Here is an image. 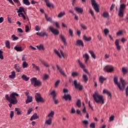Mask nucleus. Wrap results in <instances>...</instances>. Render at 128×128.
<instances>
[{
  "mask_svg": "<svg viewBox=\"0 0 128 128\" xmlns=\"http://www.w3.org/2000/svg\"><path fill=\"white\" fill-rule=\"evenodd\" d=\"M16 96H18V94L16 92L11 93L10 96L8 94H6L5 96L6 100H7L10 102V104H8V106L10 108H12V104L16 105L18 102Z\"/></svg>",
  "mask_w": 128,
  "mask_h": 128,
  "instance_id": "f257e3e1",
  "label": "nucleus"
},
{
  "mask_svg": "<svg viewBox=\"0 0 128 128\" xmlns=\"http://www.w3.org/2000/svg\"><path fill=\"white\" fill-rule=\"evenodd\" d=\"M93 98L94 101H95L96 104H104V97L102 96V95H100L99 93H98V92H95L93 94Z\"/></svg>",
  "mask_w": 128,
  "mask_h": 128,
  "instance_id": "f03ea898",
  "label": "nucleus"
},
{
  "mask_svg": "<svg viewBox=\"0 0 128 128\" xmlns=\"http://www.w3.org/2000/svg\"><path fill=\"white\" fill-rule=\"evenodd\" d=\"M31 84L34 87L40 86L42 85V82L39 80H37L36 78H30Z\"/></svg>",
  "mask_w": 128,
  "mask_h": 128,
  "instance_id": "7ed1b4c3",
  "label": "nucleus"
},
{
  "mask_svg": "<svg viewBox=\"0 0 128 128\" xmlns=\"http://www.w3.org/2000/svg\"><path fill=\"white\" fill-rule=\"evenodd\" d=\"M120 83H119L118 84H116V86H118L119 90L121 91H124L125 90L126 83L125 82L124 80L122 79V78H120Z\"/></svg>",
  "mask_w": 128,
  "mask_h": 128,
  "instance_id": "20e7f679",
  "label": "nucleus"
},
{
  "mask_svg": "<svg viewBox=\"0 0 128 128\" xmlns=\"http://www.w3.org/2000/svg\"><path fill=\"white\" fill-rule=\"evenodd\" d=\"M35 100L37 103L39 102H44V98L42 97L41 94L39 93H36L35 95Z\"/></svg>",
  "mask_w": 128,
  "mask_h": 128,
  "instance_id": "39448f33",
  "label": "nucleus"
},
{
  "mask_svg": "<svg viewBox=\"0 0 128 128\" xmlns=\"http://www.w3.org/2000/svg\"><path fill=\"white\" fill-rule=\"evenodd\" d=\"M126 6L124 4H121L120 6V9H119V12L118 13V16L119 17H124V12Z\"/></svg>",
  "mask_w": 128,
  "mask_h": 128,
  "instance_id": "423d86ee",
  "label": "nucleus"
},
{
  "mask_svg": "<svg viewBox=\"0 0 128 128\" xmlns=\"http://www.w3.org/2000/svg\"><path fill=\"white\" fill-rule=\"evenodd\" d=\"M74 84L76 89H79L80 91H82L84 88V86L81 84V83H78L77 80H75L74 81Z\"/></svg>",
  "mask_w": 128,
  "mask_h": 128,
  "instance_id": "0eeeda50",
  "label": "nucleus"
},
{
  "mask_svg": "<svg viewBox=\"0 0 128 128\" xmlns=\"http://www.w3.org/2000/svg\"><path fill=\"white\" fill-rule=\"evenodd\" d=\"M92 6L97 12H100L99 6L98 5L95 0H91Z\"/></svg>",
  "mask_w": 128,
  "mask_h": 128,
  "instance_id": "6e6552de",
  "label": "nucleus"
},
{
  "mask_svg": "<svg viewBox=\"0 0 128 128\" xmlns=\"http://www.w3.org/2000/svg\"><path fill=\"white\" fill-rule=\"evenodd\" d=\"M105 72H112L114 71V68L111 65H107L104 68Z\"/></svg>",
  "mask_w": 128,
  "mask_h": 128,
  "instance_id": "1a4fd4ad",
  "label": "nucleus"
},
{
  "mask_svg": "<svg viewBox=\"0 0 128 128\" xmlns=\"http://www.w3.org/2000/svg\"><path fill=\"white\" fill-rule=\"evenodd\" d=\"M49 30L55 36L58 35L60 34V32L58 30L54 28L53 27H49Z\"/></svg>",
  "mask_w": 128,
  "mask_h": 128,
  "instance_id": "9d476101",
  "label": "nucleus"
},
{
  "mask_svg": "<svg viewBox=\"0 0 128 128\" xmlns=\"http://www.w3.org/2000/svg\"><path fill=\"white\" fill-rule=\"evenodd\" d=\"M50 94L51 96H52V99H53L54 102V104H58V100H56V94L55 92V91L54 90L52 92H51L50 93Z\"/></svg>",
  "mask_w": 128,
  "mask_h": 128,
  "instance_id": "9b49d317",
  "label": "nucleus"
},
{
  "mask_svg": "<svg viewBox=\"0 0 128 128\" xmlns=\"http://www.w3.org/2000/svg\"><path fill=\"white\" fill-rule=\"evenodd\" d=\"M76 46H82V47H84V44L83 41H82V40H78L76 42Z\"/></svg>",
  "mask_w": 128,
  "mask_h": 128,
  "instance_id": "f8f14e48",
  "label": "nucleus"
},
{
  "mask_svg": "<svg viewBox=\"0 0 128 128\" xmlns=\"http://www.w3.org/2000/svg\"><path fill=\"white\" fill-rule=\"evenodd\" d=\"M62 98H64V99L65 100H70L71 99H72V97H71L70 94H67L66 95V94H64V96H62Z\"/></svg>",
  "mask_w": 128,
  "mask_h": 128,
  "instance_id": "ddd939ff",
  "label": "nucleus"
},
{
  "mask_svg": "<svg viewBox=\"0 0 128 128\" xmlns=\"http://www.w3.org/2000/svg\"><path fill=\"white\" fill-rule=\"evenodd\" d=\"M120 40H116V42H115V44L116 48V49L118 50H120Z\"/></svg>",
  "mask_w": 128,
  "mask_h": 128,
  "instance_id": "4468645a",
  "label": "nucleus"
},
{
  "mask_svg": "<svg viewBox=\"0 0 128 128\" xmlns=\"http://www.w3.org/2000/svg\"><path fill=\"white\" fill-rule=\"evenodd\" d=\"M38 116L37 115L36 113H34V114L32 115V116H31V118H30V120L32 121L34 120H35L38 119Z\"/></svg>",
  "mask_w": 128,
  "mask_h": 128,
  "instance_id": "2eb2a0df",
  "label": "nucleus"
},
{
  "mask_svg": "<svg viewBox=\"0 0 128 128\" xmlns=\"http://www.w3.org/2000/svg\"><path fill=\"white\" fill-rule=\"evenodd\" d=\"M82 57H83V58H85L84 62L86 64L88 63V61L89 60V56H88V54L87 53L85 54L82 56Z\"/></svg>",
  "mask_w": 128,
  "mask_h": 128,
  "instance_id": "dca6fc26",
  "label": "nucleus"
},
{
  "mask_svg": "<svg viewBox=\"0 0 128 128\" xmlns=\"http://www.w3.org/2000/svg\"><path fill=\"white\" fill-rule=\"evenodd\" d=\"M26 104H28L32 102V96H28L26 97Z\"/></svg>",
  "mask_w": 128,
  "mask_h": 128,
  "instance_id": "f3484780",
  "label": "nucleus"
},
{
  "mask_svg": "<svg viewBox=\"0 0 128 128\" xmlns=\"http://www.w3.org/2000/svg\"><path fill=\"white\" fill-rule=\"evenodd\" d=\"M14 68H15V70H16L17 72H20V70H21L20 66L18 64H16L14 65Z\"/></svg>",
  "mask_w": 128,
  "mask_h": 128,
  "instance_id": "a211bd4d",
  "label": "nucleus"
},
{
  "mask_svg": "<svg viewBox=\"0 0 128 128\" xmlns=\"http://www.w3.org/2000/svg\"><path fill=\"white\" fill-rule=\"evenodd\" d=\"M60 38H61L62 42H64V45H66V42L65 37H64V36L62 34H60Z\"/></svg>",
  "mask_w": 128,
  "mask_h": 128,
  "instance_id": "6ab92c4d",
  "label": "nucleus"
},
{
  "mask_svg": "<svg viewBox=\"0 0 128 128\" xmlns=\"http://www.w3.org/2000/svg\"><path fill=\"white\" fill-rule=\"evenodd\" d=\"M103 94H106L108 96L111 97L112 94L110 92H109L108 90H106V89H104L103 90Z\"/></svg>",
  "mask_w": 128,
  "mask_h": 128,
  "instance_id": "aec40b11",
  "label": "nucleus"
},
{
  "mask_svg": "<svg viewBox=\"0 0 128 128\" xmlns=\"http://www.w3.org/2000/svg\"><path fill=\"white\" fill-rule=\"evenodd\" d=\"M44 2L46 3V6L47 7L50 8V7H54L53 4H50V2H48V0H44Z\"/></svg>",
  "mask_w": 128,
  "mask_h": 128,
  "instance_id": "412c9836",
  "label": "nucleus"
},
{
  "mask_svg": "<svg viewBox=\"0 0 128 128\" xmlns=\"http://www.w3.org/2000/svg\"><path fill=\"white\" fill-rule=\"evenodd\" d=\"M22 12H24V14H26V12L24 11V8L23 7H20L19 8V9H18V10L17 11V13H22Z\"/></svg>",
  "mask_w": 128,
  "mask_h": 128,
  "instance_id": "4be33fe9",
  "label": "nucleus"
},
{
  "mask_svg": "<svg viewBox=\"0 0 128 128\" xmlns=\"http://www.w3.org/2000/svg\"><path fill=\"white\" fill-rule=\"evenodd\" d=\"M8 77L11 78V79H14V78H16V72L14 71L11 72V74L8 76Z\"/></svg>",
  "mask_w": 128,
  "mask_h": 128,
  "instance_id": "5701e85b",
  "label": "nucleus"
},
{
  "mask_svg": "<svg viewBox=\"0 0 128 128\" xmlns=\"http://www.w3.org/2000/svg\"><path fill=\"white\" fill-rule=\"evenodd\" d=\"M52 124V118H49L48 120L46 121V124L50 126Z\"/></svg>",
  "mask_w": 128,
  "mask_h": 128,
  "instance_id": "b1692460",
  "label": "nucleus"
},
{
  "mask_svg": "<svg viewBox=\"0 0 128 128\" xmlns=\"http://www.w3.org/2000/svg\"><path fill=\"white\" fill-rule=\"evenodd\" d=\"M82 78H83V80H84V82H86V83L88 82V76H86V74H82Z\"/></svg>",
  "mask_w": 128,
  "mask_h": 128,
  "instance_id": "393cba45",
  "label": "nucleus"
},
{
  "mask_svg": "<svg viewBox=\"0 0 128 128\" xmlns=\"http://www.w3.org/2000/svg\"><path fill=\"white\" fill-rule=\"evenodd\" d=\"M106 80V78L102 76H100V82L101 83V84H104V81Z\"/></svg>",
  "mask_w": 128,
  "mask_h": 128,
  "instance_id": "a878e982",
  "label": "nucleus"
},
{
  "mask_svg": "<svg viewBox=\"0 0 128 128\" xmlns=\"http://www.w3.org/2000/svg\"><path fill=\"white\" fill-rule=\"evenodd\" d=\"M78 63H79L80 68L82 69H84L86 68V66L84 64H82V62H80V60H78Z\"/></svg>",
  "mask_w": 128,
  "mask_h": 128,
  "instance_id": "bb28decb",
  "label": "nucleus"
},
{
  "mask_svg": "<svg viewBox=\"0 0 128 128\" xmlns=\"http://www.w3.org/2000/svg\"><path fill=\"white\" fill-rule=\"evenodd\" d=\"M75 10L77 12H79L80 13L82 14V12H83L84 10L83 9H82L80 8H78L76 7L75 8Z\"/></svg>",
  "mask_w": 128,
  "mask_h": 128,
  "instance_id": "cd10ccee",
  "label": "nucleus"
},
{
  "mask_svg": "<svg viewBox=\"0 0 128 128\" xmlns=\"http://www.w3.org/2000/svg\"><path fill=\"white\" fill-rule=\"evenodd\" d=\"M102 16L104 18H109V14L108 12H103Z\"/></svg>",
  "mask_w": 128,
  "mask_h": 128,
  "instance_id": "c85d7f7f",
  "label": "nucleus"
},
{
  "mask_svg": "<svg viewBox=\"0 0 128 128\" xmlns=\"http://www.w3.org/2000/svg\"><path fill=\"white\" fill-rule=\"evenodd\" d=\"M22 78L24 80H25L26 82L30 80V78H27V76L24 74L22 75Z\"/></svg>",
  "mask_w": 128,
  "mask_h": 128,
  "instance_id": "c756f323",
  "label": "nucleus"
},
{
  "mask_svg": "<svg viewBox=\"0 0 128 128\" xmlns=\"http://www.w3.org/2000/svg\"><path fill=\"white\" fill-rule=\"evenodd\" d=\"M14 49L18 51V52H22V48L21 46H15Z\"/></svg>",
  "mask_w": 128,
  "mask_h": 128,
  "instance_id": "7c9ffc66",
  "label": "nucleus"
},
{
  "mask_svg": "<svg viewBox=\"0 0 128 128\" xmlns=\"http://www.w3.org/2000/svg\"><path fill=\"white\" fill-rule=\"evenodd\" d=\"M83 40L86 42H90L92 40V38L88 37V38L86 36H83Z\"/></svg>",
  "mask_w": 128,
  "mask_h": 128,
  "instance_id": "2f4dec72",
  "label": "nucleus"
},
{
  "mask_svg": "<svg viewBox=\"0 0 128 128\" xmlns=\"http://www.w3.org/2000/svg\"><path fill=\"white\" fill-rule=\"evenodd\" d=\"M15 111L17 112V115L20 116L21 114L22 111L20 110V108H15Z\"/></svg>",
  "mask_w": 128,
  "mask_h": 128,
  "instance_id": "473e14b6",
  "label": "nucleus"
},
{
  "mask_svg": "<svg viewBox=\"0 0 128 128\" xmlns=\"http://www.w3.org/2000/svg\"><path fill=\"white\" fill-rule=\"evenodd\" d=\"M76 106H77L78 108L81 107L82 104L80 100H78L77 102H76Z\"/></svg>",
  "mask_w": 128,
  "mask_h": 128,
  "instance_id": "72a5a7b5",
  "label": "nucleus"
},
{
  "mask_svg": "<svg viewBox=\"0 0 128 128\" xmlns=\"http://www.w3.org/2000/svg\"><path fill=\"white\" fill-rule=\"evenodd\" d=\"M23 0V4L26 6H30V2L28 0Z\"/></svg>",
  "mask_w": 128,
  "mask_h": 128,
  "instance_id": "f704fd0d",
  "label": "nucleus"
},
{
  "mask_svg": "<svg viewBox=\"0 0 128 128\" xmlns=\"http://www.w3.org/2000/svg\"><path fill=\"white\" fill-rule=\"evenodd\" d=\"M40 36L41 37L48 36V34H46V32H40Z\"/></svg>",
  "mask_w": 128,
  "mask_h": 128,
  "instance_id": "c9c22d12",
  "label": "nucleus"
},
{
  "mask_svg": "<svg viewBox=\"0 0 128 128\" xmlns=\"http://www.w3.org/2000/svg\"><path fill=\"white\" fill-rule=\"evenodd\" d=\"M89 53L90 54H91V56H92V58H94V59H96V56L94 54V53L93 51L92 50H90L89 51Z\"/></svg>",
  "mask_w": 128,
  "mask_h": 128,
  "instance_id": "e433bc0d",
  "label": "nucleus"
},
{
  "mask_svg": "<svg viewBox=\"0 0 128 128\" xmlns=\"http://www.w3.org/2000/svg\"><path fill=\"white\" fill-rule=\"evenodd\" d=\"M66 15V13L65 12H61L59 14H58V18H62L63 16H65Z\"/></svg>",
  "mask_w": 128,
  "mask_h": 128,
  "instance_id": "4c0bfd02",
  "label": "nucleus"
},
{
  "mask_svg": "<svg viewBox=\"0 0 128 128\" xmlns=\"http://www.w3.org/2000/svg\"><path fill=\"white\" fill-rule=\"evenodd\" d=\"M22 66H23L24 68H26L28 67V64L26 62H23V64H22Z\"/></svg>",
  "mask_w": 128,
  "mask_h": 128,
  "instance_id": "58836bf2",
  "label": "nucleus"
},
{
  "mask_svg": "<svg viewBox=\"0 0 128 128\" xmlns=\"http://www.w3.org/2000/svg\"><path fill=\"white\" fill-rule=\"evenodd\" d=\"M6 48H8L9 49L11 48L10 46V42L9 41H6Z\"/></svg>",
  "mask_w": 128,
  "mask_h": 128,
  "instance_id": "ea45409f",
  "label": "nucleus"
},
{
  "mask_svg": "<svg viewBox=\"0 0 128 128\" xmlns=\"http://www.w3.org/2000/svg\"><path fill=\"white\" fill-rule=\"evenodd\" d=\"M54 115V111H51L50 113L48 114V118H50V117L52 118L53 116Z\"/></svg>",
  "mask_w": 128,
  "mask_h": 128,
  "instance_id": "a19ab883",
  "label": "nucleus"
},
{
  "mask_svg": "<svg viewBox=\"0 0 128 128\" xmlns=\"http://www.w3.org/2000/svg\"><path fill=\"white\" fill-rule=\"evenodd\" d=\"M80 28H82L83 29V30H86L88 28L86 25H84V24H80Z\"/></svg>",
  "mask_w": 128,
  "mask_h": 128,
  "instance_id": "79ce46f5",
  "label": "nucleus"
},
{
  "mask_svg": "<svg viewBox=\"0 0 128 128\" xmlns=\"http://www.w3.org/2000/svg\"><path fill=\"white\" fill-rule=\"evenodd\" d=\"M11 38H12V40H18V38L17 37V36H16L14 35V34H13V35L11 36Z\"/></svg>",
  "mask_w": 128,
  "mask_h": 128,
  "instance_id": "37998d69",
  "label": "nucleus"
},
{
  "mask_svg": "<svg viewBox=\"0 0 128 128\" xmlns=\"http://www.w3.org/2000/svg\"><path fill=\"white\" fill-rule=\"evenodd\" d=\"M42 64H43V65H44V66L50 67V65L48 64V62L44 61H42Z\"/></svg>",
  "mask_w": 128,
  "mask_h": 128,
  "instance_id": "c03bdc74",
  "label": "nucleus"
},
{
  "mask_svg": "<svg viewBox=\"0 0 128 128\" xmlns=\"http://www.w3.org/2000/svg\"><path fill=\"white\" fill-rule=\"evenodd\" d=\"M59 71H60V74H62V76H63L64 77H66V75L65 74V72H64L63 70H60Z\"/></svg>",
  "mask_w": 128,
  "mask_h": 128,
  "instance_id": "a18cd8bd",
  "label": "nucleus"
},
{
  "mask_svg": "<svg viewBox=\"0 0 128 128\" xmlns=\"http://www.w3.org/2000/svg\"><path fill=\"white\" fill-rule=\"evenodd\" d=\"M122 72L124 75L126 74L127 72V70L124 67H122Z\"/></svg>",
  "mask_w": 128,
  "mask_h": 128,
  "instance_id": "49530a36",
  "label": "nucleus"
},
{
  "mask_svg": "<svg viewBox=\"0 0 128 128\" xmlns=\"http://www.w3.org/2000/svg\"><path fill=\"white\" fill-rule=\"evenodd\" d=\"M78 75V73L77 72H72V77L77 76Z\"/></svg>",
  "mask_w": 128,
  "mask_h": 128,
  "instance_id": "de8ad7c7",
  "label": "nucleus"
},
{
  "mask_svg": "<svg viewBox=\"0 0 128 128\" xmlns=\"http://www.w3.org/2000/svg\"><path fill=\"white\" fill-rule=\"evenodd\" d=\"M89 12L90 14H91L92 17H94V18H95L94 14V12L92 10V9L90 8Z\"/></svg>",
  "mask_w": 128,
  "mask_h": 128,
  "instance_id": "09e8293b",
  "label": "nucleus"
},
{
  "mask_svg": "<svg viewBox=\"0 0 128 128\" xmlns=\"http://www.w3.org/2000/svg\"><path fill=\"white\" fill-rule=\"evenodd\" d=\"M32 66L33 68H36V70H40V68L38 66L35 65L34 64H32Z\"/></svg>",
  "mask_w": 128,
  "mask_h": 128,
  "instance_id": "8fccbe9b",
  "label": "nucleus"
},
{
  "mask_svg": "<svg viewBox=\"0 0 128 128\" xmlns=\"http://www.w3.org/2000/svg\"><path fill=\"white\" fill-rule=\"evenodd\" d=\"M60 82V80H58L57 81H56L55 83V88H57Z\"/></svg>",
  "mask_w": 128,
  "mask_h": 128,
  "instance_id": "3c124183",
  "label": "nucleus"
},
{
  "mask_svg": "<svg viewBox=\"0 0 128 128\" xmlns=\"http://www.w3.org/2000/svg\"><path fill=\"white\" fill-rule=\"evenodd\" d=\"M114 83H115V84H120V83H118V78L116 77V76L115 78H114Z\"/></svg>",
  "mask_w": 128,
  "mask_h": 128,
  "instance_id": "603ef678",
  "label": "nucleus"
},
{
  "mask_svg": "<svg viewBox=\"0 0 128 128\" xmlns=\"http://www.w3.org/2000/svg\"><path fill=\"white\" fill-rule=\"evenodd\" d=\"M69 34L71 37H73V30L71 29H69Z\"/></svg>",
  "mask_w": 128,
  "mask_h": 128,
  "instance_id": "864d4df0",
  "label": "nucleus"
},
{
  "mask_svg": "<svg viewBox=\"0 0 128 128\" xmlns=\"http://www.w3.org/2000/svg\"><path fill=\"white\" fill-rule=\"evenodd\" d=\"M25 28H26V32H28L30 31V27L28 25L26 26Z\"/></svg>",
  "mask_w": 128,
  "mask_h": 128,
  "instance_id": "5fc2aeb1",
  "label": "nucleus"
},
{
  "mask_svg": "<svg viewBox=\"0 0 128 128\" xmlns=\"http://www.w3.org/2000/svg\"><path fill=\"white\" fill-rule=\"evenodd\" d=\"M32 110H33L32 108H29L28 110V115H30Z\"/></svg>",
  "mask_w": 128,
  "mask_h": 128,
  "instance_id": "6e6d98bb",
  "label": "nucleus"
},
{
  "mask_svg": "<svg viewBox=\"0 0 128 128\" xmlns=\"http://www.w3.org/2000/svg\"><path fill=\"white\" fill-rule=\"evenodd\" d=\"M48 77H49L48 75L47 74H44V76L43 79H44V80H47V79L48 78Z\"/></svg>",
  "mask_w": 128,
  "mask_h": 128,
  "instance_id": "4d7b16f0",
  "label": "nucleus"
},
{
  "mask_svg": "<svg viewBox=\"0 0 128 128\" xmlns=\"http://www.w3.org/2000/svg\"><path fill=\"white\" fill-rule=\"evenodd\" d=\"M122 34V30H119L118 32H116V36H120Z\"/></svg>",
  "mask_w": 128,
  "mask_h": 128,
  "instance_id": "13d9d810",
  "label": "nucleus"
},
{
  "mask_svg": "<svg viewBox=\"0 0 128 128\" xmlns=\"http://www.w3.org/2000/svg\"><path fill=\"white\" fill-rule=\"evenodd\" d=\"M108 32H109V30H108V29L105 28L104 30V33L105 35H107V34H108Z\"/></svg>",
  "mask_w": 128,
  "mask_h": 128,
  "instance_id": "bf43d9fd",
  "label": "nucleus"
},
{
  "mask_svg": "<svg viewBox=\"0 0 128 128\" xmlns=\"http://www.w3.org/2000/svg\"><path fill=\"white\" fill-rule=\"evenodd\" d=\"M35 30H36L37 32H38L39 30H40V28L39 26H35Z\"/></svg>",
  "mask_w": 128,
  "mask_h": 128,
  "instance_id": "052dcab7",
  "label": "nucleus"
},
{
  "mask_svg": "<svg viewBox=\"0 0 128 128\" xmlns=\"http://www.w3.org/2000/svg\"><path fill=\"white\" fill-rule=\"evenodd\" d=\"M38 49H39L40 50H41L42 49H44V46L43 45L41 44L40 46H37Z\"/></svg>",
  "mask_w": 128,
  "mask_h": 128,
  "instance_id": "680f3d73",
  "label": "nucleus"
},
{
  "mask_svg": "<svg viewBox=\"0 0 128 128\" xmlns=\"http://www.w3.org/2000/svg\"><path fill=\"white\" fill-rule=\"evenodd\" d=\"M82 123L86 125V126H88V121L86 120L82 121Z\"/></svg>",
  "mask_w": 128,
  "mask_h": 128,
  "instance_id": "e2e57ef3",
  "label": "nucleus"
},
{
  "mask_svg": "<svg viewBox=\"0 0 128 128\" xmlns=\"http://www.w3.org/2000/svg\"><path fill=\"white\" fill-rule=\"evenodd\" d=\"M14 112L11 111L10 114V118H12L14 117Z\"/></svg>",
  "mask_w": 128,
  "mask_h": 128,
  "instance_id": "0e129e2a",
  "label": "nucleus"
},
{
  "mask_svg": "<svg viewBox=\"0 0 128 128\" xmlns=\"http://www.w3.org/2000/svg\"><path fill=\"white\" fill-rule=\"evenodd\" d=\"M90 126L92 128H95V124L94 123H91L90 125Z\"/></svg>",
  "mask_w": 128,
  "mask_h": 128,
  "instance_id": "69168bd1",
  "label": "nucleus"
},
{
  "mask_svg": "<svg viewBox=\"0 0 128 128\" xmlns=\"http://www.w3.org/2000/svg\"><path fill=\"white\" fill-rule=\"evenodd\" d=\"M46 21H48V22H52V18H46Z\"/></svg>",
  "mask_w": 128,
  "mask_h": 128,
  "instance_id": "338daca9",
  "label": "nucleus"
},
{
  "mask_svg": "<svg viewBox=\"0 0 128 128\" xmlns=\"http://www.w3.org/2000/svg\"><path fill=\"white\" fill-rule=\"evenodd\" d=\"M126 96H128V86L126 88Z\"/></svg>",
  "mask_w": 128,
  "mask_h": 128,
  "instance_id": "774afa93",
  "label": "nucleus"
}]
</instances>
